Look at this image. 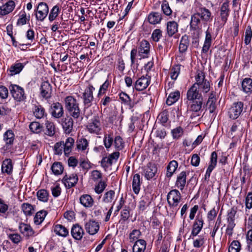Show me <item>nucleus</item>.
I'll return each instance as SVG.
<instances>
[{
    "mask_svg": "<svg viewBox=\"0 0 252 252\" xmlns=\"http://www.w3.org/2000/svg\"><path fill=\"white\" fill-rule=\"evenodd\" d=\"M197 87L192 85L187 93V98L191 102L189 111L196 113V115L192 113L190 115V118L192 119L200 116V113L202 111L203 97Z\"/></svg>",
    "mask_w": 252,
    "mask_h": 252,
    "instance_id": "obj_1",
    "label": "nucleus"
},
{
    "mask_svg": "<svg viewBox=\"0 0 252 252\" xmlns=\"http://www.w3.org/2000/svg\"><path fill=\"white\" fill-rule=\"evenodd\" d=\"M64 107L69 116L77 119L81 114V110L77 100L72 96H67L64 99Z\"/></svg>",
    "mask_w": 252,
    "mask_h": 252,
    "instance_id": "obj_2",
    "label": "nucleus"
},
{
    "mask_svg": "<svg viewBox=\"0 0 252 252\" xmlns=\"http://www.w3.org/2000/svg\"><path fill=\"white\" fill-rule=\"evenodd\" d=\"M9 89L12 97L17 102L24 101L26 99V94L24 89L21 87L15 84H11L9 86Z\"/></svg>",
    "mask_w": 252,
    "mask_h": 252,
    "instance_id": "obj_3",
    "label": "nucleus"
},
{
    "mask_svg": "<svg viewBox=\"0 0 252 252\" xmlns=\"http://www.w3.org/2000/svg\"><path fill=\"white\" fill-rule=\"evenodd\" d=\"M36 20L43 22L49 13V7L45 2H39L34 9Z\"/></svg>",
    "mask_w": 252,
    "mask_h": 252,
    "instance_id": "obj_4",
    "label": "nucleus"
},
{
    "mask_svg": "<svg viewBox=\"0 0 252 252\" xmlns=\"http://www.w3.org/2000/svg\"><path fill=\"white\" fill-rule=\"evenodd\" d=\"M94 90V88L91 85H89L85 90L82 96L84 109L88 108L92 105L94 99L93 92Z\"/></svg>",
    "mask_w": 252,
    "mask_h": 252,
    "instance_id": "obj_5",
    "label": "nucleus"
},
{
    "mask_svg": "<svg viewBox=\"0 0 252 252\" xmlns=\"http://www.w3.org/2000/svg\"><path fill=\"white\" fill-rule=\"evenodd\" d=\"M244 108V103L242 101H237L233 103L229 109L228 115L232 119H237L241 114Z\"/></svg>",
    "mask_w": 252,
    "mask_h": 252,
    "instance_id": "obj_6",
    "label": "nucleus"
},
{
    "mask_svg": "<svg viewBox=\"0 0 252 252\" xmlns=\"http://www.w3.org/2000/svg\"><path fill=\"white\" fill-rule=\"evenodd\" d=\"M181 199V193L177 189H172L167 194V202L171 207L177 206L180 202Z\"/></svg>",
    "mask_w": 252,
    "mask_h": 252,
    "instance_id": "obj_7",
    "label": "nucleus"
},
{
    "mask_svg": "<svg viewBox=\"0 0 252 252\" xmlns=\"http://www.w3.org/2000/svg\"><path fill=\"white\" fill-rule=\"evenodd\" d=\"M143 175L145 178L149 180L154 178L157 172V165L152 162H149L143 168Z\"/></svg>",
    "mask_w": 252,
    "mask_h": 252,
    "instance_id": "obj_8",
    "label": "nucleus"
},
{
    "mask_svg": "<svg viewBox=\"0 0 252 252\" xmlns=\"http://www.w3.org/2000/svg\"><path fill=\"white\" fill-rule=\"evenodd\" d=\"M40 95L45 99L50 98L52 94V87L48 81H44L42 83L40 88Z\"/></svg>",
    "mask_w": 252,
    "mask_h": 252,
    "instance_id": "obj_9",
    "label": "nucleus"
},
{
    "mask_svg": "<svg viewBox=\"0 0 252 252\" xmlns=\"http://www.w3.org/2000/svg\"><path fill=\"white\" fill-rule=\"evenodd\" d=\"M119 153L115 152L110 154L108 157L103 158L101 161V165L104 168H107L115 163L119 157Z\"/></svg>",
    "mask_w": 252,
    "mask_h": 252,
    "instance_id": "obj_10",
    "label": "nucleus"
},
{
    "mask_svg": "<svg viewBox=\"0 0 252 252\" xmlns=\"http://www.w3.org/2000/svg\"><path fill=\"white\" fill-rule=\"evenodd\" d=\"M88 131L92 133L98 134L101 130V124L98 117L95 116L87 126Z\"/></svg>",
    "mask_w": 252,
    "mask_h": 252,
    "instance_id": "obj_11",
    "label": "nucleus"
},
{
    "mask_svg": "<svg viewBox=\"0 0 252 252\" xmlns=\"http://www.w3.org/2000/svg\"><path fill=\"white\" fill-rule=\"evenodd\" d=\"M60 123L66 134H69L72 132L74 122L71 116H67L65 118L62 119Z\"/></svg>",
    "mask_w": 252,
    "mask_h": 252,
    "instance_id": "obj_12",
    "label": "nucleus"
},
{
    "mask_svg": "<svg viewBox=\"0 0 252 252\" xmlns=\"http://www.w3.org/2000/svg\"><path fill=\"white\" fill-rule=\"evenodd\" d=\"M204 224V220L202 215L198 214L192 226L191 235L193 236H197L201 230Z\"/></svg>",
    "mask_w": 252,
    "mask_h": 252,
    "instance_id": "obj_13",
    "label": "nucleus"
},
{
    "mask_svg": "<svg viewBox=\"0 0 252 252\" xmlns=\"http://www.w3.org/2000/svg\"><path fill=\"white\" fill-rule=\"evenodd\" d=\"M151 77L147 74L145 76H142L135 82V88L138 91H143L149 85Z\"/></svg>",
    "mask_w": 252,
    "mask_h": 252,
    "instance_id": "obj_14",
    "label": "nucleus"
},
{
    "mask_svg": "<svg viewBox=\"0 0 252 252\" xmlns=\"http://www.w3.org/2000/svg\"><path fill=\"white\" fill-rule=\"evenodd\" d=\"M202 19L197 13L191 16L190 21V28L194 31H200L202 29Z\"/></svg>",
    "mask_w": 252,
    "mask_h": 252,
    "instance_id": "obj_15",
    "label": "nucleus"
},
{
    "mask_svg": "<svg viewBox=\"0 0 252 252\" xmlns=\"http://www.w3.org/2000/svg\"><path fill=\"white\" fill-rule=\"evenodd\" d=\"M51 114L56 118H61L64 114L63 107L59 102L53 103L51 106Z\"/></svg>",
    "mask_w": 252,
    "mask_h": 252,
    "instance_id": "obj_16",
    "label": "nucleus"
},
{
    "mask_svg": "<svg viewBox=\"0 0 252 252\" xmlns=\"http://www.w3.org/2000/svg\"><path fill=\"white\" fill-rule=\"evenodd\" d=\"M78 181V178L76 174H72L69 176L65 175L62 179L65 187L68 189L74 187Z\"/></svg>",
    "mask_w": 252,
    "mask_h": 252,
    "instance_id": "obj_17",
    "label": "nucleus"
},
{
    "mask_svg": "<svg viewBox=\"0 0 252 252\" xmlns=\"http://www.w3.org/2000/svg\"><path fill=\"white\" fill-rule=\"evenodd\" d=\"M199 12H196L202 19V22L204 25L211 21L212 16L211 11L205 7L200 6Z\"/></svg>",
    "mask_w": 252,
    "mask_h": 252,
    "instance_id": "obj_18",
    "label": "nucleus"
},
{
    "mask_svg": "<svg viewBox=\"0 0 252 252\" xmlns=\"http://www.w3.org/2000/svg\"><path fill=\"white\" fill-rule=\"evenodd\" d=\"M15 3L14 1L10 0L4 4L0 6V15L5 16L11 13L15 8Z\"/></svg>",
    "mask_w": 252,
    "mask_h": 252,
    "instance_id": "obj_19",
    "label": "nucleus"
},
{
    "mask_svg": "<svg viewBox=\"0 0 252 252\" xmlns=\"http://www.w3.org/2000/svg\"><path fill=\"white\" fill-rule=\"evenodd\" d=\"M86 231L90 235L96 234L99 229V224L98 222L90 220L87 222L85 225Z\"/></svg>",
    "mask_w": 252,
    "mask_h": 252,
    "instance_id": "obj_20",
    "label": "nucleus"
},
{
    "mask_svg": "<svg viewBox=\"0 0 252 252\" xmlns=\"http://www.w3.org/2000/svg\"><path fill=\"white\" fill-rule=\"evenodd\" d=\"M84 234L83 229L78 224L73 225L71 230V234L74 239L80 240L82 238Z\"/></svg>",
    "mask_w": 252,
    "mask_h": 252,
    "instance_id": "obj_21",
    "label": "nucleus"
},
{
    "mask_svg": "<svg viewBox=\"0 0 252 252\" xmlns=\"http://www.w3.org/2000/svg\"><path fill=\"white\" fill-rule=\"evenodd\" d=\"M229 13V3L228 1H225L221 5L220 10L221 20L224 24L226 22Z\"/></svg>",
    "mask_w": 252,
    "mask_h": 252,
    "instance_id": "obj_22",
    "label": "nucleus"
},
{
    "mask_svg": "<svg viewBox=\"0 0 252 252\" xmlns=\"http://www.w3.org/2000/svg\"><path fill=\"white\" fill-rule=\"evenodd\" d=\"M187 179V173L185 171L181 172L177 176L175 185L181 190H183L186 184Z\"/></svg>",
    "mask_w": 252,
    "mask_h": 252,
    "instance_id": "obj_23",
    "label": "nucleus"
},
{
    "mask_svg": "<svg viewBox=\"0 0 252 252\" xmlns=\"http://www.w3.org/2000/svg\"><path fill=\"white\" fill-rule=\"evenodd\" d=\"M167 34L169 37H172L178 31V24L174 21H169L166 24Z\"/></svg>",
    "mask_w": 252,
    "mask_h": 252,
    "instance_id": "obj_24",
    "label": "nucleus"
},
{
    "mask_svg": "<svg viewBox=\"0 0 252 252\" xmlns=\"http://www.w3.org/2000/svg\"><path fill=\"white\" fill-rule=\"evenodd\" d=\"M19 229L21 233L27 237L32 236L34 234V231L31 226L25 223H20L19 224Z\"/></svg>",
    "mask_w": 252,
    "mask_h": 252,
    "instance_id": "obj_25",
    "label": "nucleus"
},
{
    "mask_svg": "<svg viewBox=\"0 0 252 252\" xmlns=\"http://www.w3.org/2000/svg\"><path fill=\"white\" fill-rule=\"evenodd\" d=\"M80 203L86 208H90L94 205V199L89 194H83L80 197Z\"/></svg>",
    "mask_w": 252,
    "mask_h": 252,
    "instance_id": "obj_26",
    "label": "nucleus"
},
{
    "mask_svg": "<svg viewBox=\"0 0 252 252\" xmlns=\"http://www.w3.org/2000/svg\"><path fill=\"white\" fill-rule=\"evenodd\" d=\"M32 110L33 115L37 119H40L47 116L45 109L40 104L34 105Z\"/></svg>",
    "mask_w": 252,
    "mask_h": 252,
    "instance_id": "obj_27",
    "label": "nucleus"
},
{
    "mask_svg": "<svg viewBox=\"0 0 252 252\" xmlns=\"http://www.w3.org/2000/svg\"><path fill=\"white\" fill-rule=\"evenodd\" d=\"M54 231L58 236L66 237L68 235V229L61 224H55L54 226Z\"/></svg>",
    "mask_w": 252,
    "mask_h": 252,
    "instance_id": "obj_28",
    "label": "nucleus"
},
{
    "mask_svg": "<svg viewBox=\"0 0 252 252\" xmlns=\"http://www.w3.org/2000/svg\"><path fill=\"white\" fill-rule=\"evenodd\" d=\"M14 134L11 130H7L3 134V140L5 142L6 148H9L13 143Z\"/></svg>",
    "mask_w": 252,
    "mask_h": 252,
    "instance_id": "obj_29",
    "label": "nucleus"
},
{
    "mask_svg": "<svg viewBox=\"0 0 252 252\" xmlns=\"http://www.w3.org/2000/svg\"><path fill=\"white\" fill-rule=\"evenodd\" d=\"M25 65L21 63L16 62L15 63L11 65L9 71L10 72V75L13 76L19 74L24 67Z\"/></svg>",
    "mask_w": 252,
    "mask_h": 252,
    "instance_id": "obj_30",
    "label": "nucleus"
},
{
    "mask_svg": "<svg viewBox=\"0 0 252 252\" xmlns=\"http://www.w3.org/2000/svg\"><path fill=\"white\" fill-rule=\"evenodd\" d=\"M161 19V15L159 12H153L150 13L148 16V21L150 24L153 25L160 23Z\"/></svg>",
    "mask_w": 252,
    "mask_h": 252,
    "instance_id": "obj_31",
    "label": "nucleus"
},
{
    "mask_svg": "<svg viewBox=\"0 0 252 252\" xmlns=\"http://www.w3.org/2000/svg\"><path fill=\"white\" fill-rule=\"evenodd\" d=\"M242 88L243 92L246 93L252 92V79L250 78H246L242 82Z\"/></svg>",
    "mask_w": 252,
    "mask_h": 252,
    "instance_id": "obj_32",
    "label": "nucleus"
},
{
    "mask_svg": "<svg viewBox=\"0 0 252 252\" xmlns=\"http://www.w3.org/2000/svg\"><path fill=\"white\" fill-rule=\"evenodd\" d=\"M150 44L146 40H142L141 42L139 48V53L143 57H146L149 52Z\"/></svg>",
    "mask_w": 252,
    "mask_h": 252,
    "instance_id": "obj_33",
    "label": "nucleus"
},
{
    "mask_svg": "<svg viewBox=\"0 0 252 252\" xmlns=\"http://www.w3.org/2000/svg\"><path fill=\"white\" fill-rule=\"evenodd\" d=\"M189 45V36L187 34L184 35L181 39L179 45V51L180 53H185L188 49Z\"/></svg>",
    "mask_w": 252,
    "mask_h": 252,
    "instance_id": "obj_34",
    "label": "nucleus"
},
{
    "mask_svg": "<svg viewBox=\"0 0 252 252\" xmlns=\"http://www.w3.org/2000/svg\"><path fill=\"white\" fill-rule=\"evenodd\" d=\"M74 143V140L72 137L67 138L65 143L63 142V146L64 149V153L65 155H68L71 151L72 147Z\"/></svg>",
    "mask_w": 252,
    "mask_h": 252,
    "instance_id": "obj_35",
    "label": "nucleus"
},
{
    "mask_svg": "<svg viewBox=\"0 0 252 252\" xmlns=\"http://www.w3.org/2000/svg\"><path fill=\"white\" fill-rule=\"evenodd\" d=\"M12 169L13 166L10 159H7L3 161L1 166V171L3 173L10 175L12 171Z\"/></svg>",
    "mask_w": 252,
    "mask_h": 252,
    "instance_id": "obj_36",
    "label": "nucleus"
},
{
    "mask_svg": "<svg viewBox=\"0 0 252 252\" xmlns=\"http://www.w3.org/2000/svg\"><path fill=\"white\" fill-rule=\"evenodd\" d=\"M178 163L177 161L173 160L171 161L167 166L166 176L171 177L178 167Z\"/></svg>",
    "mask_w": 252,
    "mask_h": 252,
    "instance_id": "obj_37",
    "label": "nucleus"
},
{
    "mask_svg": "<svg viewBox=\"0 0 252 252\" xmlns=\"http://www.w3.org/2000/svg\"><path fill=\"white\" fill-rule=\"evenodd\" d=\"M47 214V212L45 210H41L37 212L34 217V223L36 225L40 224L44 220Z\"/></svg>",
    "mask_w": 252,
    "mask_h": 252,
    "instance_id": "obj_38",
    "label": "nucleus"
},
{
    "mask_svg": "<svg viewBox=\"0 0 252 252\" xmlns=\"http://www.w3.org/2000/svg\"><path fill=\"white\" fill-rule=\"evenodd\" d=\"M140 176L136 174L134 175L132 180V189L135 194H138L140 189Z\"/></svg>",
    "mask_w": 252,
    "mask_h": 252,
    "instance_id": "obj_39",
    "label": "nucleus"
},
{
    "mask_svg": "<svg viewBox=\"0 0 252 252\" xmlns=\"http://www.w3.org/2000/svg\"><path fill=\"white\" fill-rule=\"evenodd\" d=\"M180 96V92L178 91L171 93L166 100V104L171 105L178 100Z\"/></svg>",
    "mask_w": 252,
    "mask_h": 252,
    "instance_id": "obj_40",
    "label": "nucleus"
},
{
    "mask_svg": "<svg viewBox=\"0 0 252 252\" xmlns=\"http://www.w3.org/2000/svg\"><path fill=\"white\" fill-rule=\"evenodd\" d=\"M21 209L27 216H31L34 211V206L28 203H24L21 205Z\"/></svg>",
    "mask_w": 252,
    "mask_h": 252,
    "instance_id": "obj_41",
    "label": "nucleus"
},
{
    "mask_svg": "<svg viewBox=\"0 0 252 252\" xmlns=\"http://www.w3.org/2000/svg\"><path fill=\"white\" fill-rule=\"evenodd\" d=\"M45 134L51 137L54 136L56 132V128L54 123L47 121L45 123Z\"/></svg>",
    "mask_w": 252,
    "mask_h": 252,
    "instance_id": "obj_42",
    "label": "nucleus"
},
{
    "mask_svg": "<svg viewBox=\"0 0 252 252\" xmlns=\"http://www.w3.org/2000/svg\"><path fill=\"white\" fill-rule=\"evenodd\" d=\"M51 170L55 175H59L63 172V167L61 162H55L51 166Z\"/></svg>",
    "mask_w": 252,
    "mask_h": 252,
    "instance_id": "obj_43",
    "label": "nucleus"
},
{
    "mask_svg": "<svg viewBox=\"0 0 252 252\" xmlns=\"http://www.w3.org/2000/svg\"><path fill=\"white\" fill-rule=\"evenodd\" d=\"M88 146L89 142L85 138H78L76 141L77 148L79 150L84 151L87 149Z\"/></svg>",
    "mask_w": 252,
    "mask_h": 252,
    "instance_id": "obj_44",
    "label": "nucleus"
},
{
    "mask_svg": "<svg viewBox=\"0 0 252 252\" xmlns=\"http://www.w3.org/2000/svg\"><path fill=\"white\" fill-rule=\"evenodd\" d=\"M29 128L32 132L35 133H40L43 129V126L39 123L37 122L31 123Z\"/></svg>",
    "mask_w": 252,
    "mask_h": 252,
    "instance_id": "obj_45",
    "label": "nucleus"
},
{
    "mask_svg": "<svg viewBox=\"0 0 252 252\" xmlns=\"http://www.w3.org/2000/svg\"><path fill=\"white\" fill-rule=\"evenodd\" d=\"M60 12V8L58 5H55L52 9L49 14L48 19L50 22H52L56 19V18L59 15Z\"/></svg>",
    "mask_w": 252,
    "mask_h": 252,
    "instance_id": "obj_46",
    "label": "nucleus"
},
{
    "mask_svg": "<svg viewBox=\"0 0 252 252\" xmlns=\"http://www.w3.org/2000/svg\"><path fill=\"white\" fill-rule=\"evenodd\" d=\"M161 7L163 13L165 15L170 16L171 15L172 10H171L169 6V2L167 0H163L162 1Z\"/></svg>",
    "mask_w": 252,
    "mask_h": 252,
    "instance_id": "obj_47",
    "label": "nucleus"
},
{
    "mask_svg": "<svg viewBox=\"0 0 252 252\" xmlns=\"http://www.w3.org/2000/svg\"><path fill=\"white\" fill-rule=\"evenodd\" d=\"M197 88L199 89L204 93H208L210 89V84L209 81L207 80L202 81L197 84Z\"/></svg>",
    "mask_w": 252,
    "mask_h": 252,
    "instance_id": "obj_48",
    "label": "nucleus"
},
{
    "mask_svg": "<svg viewBox=\"0 0 252 252\" xmlns=\"http://www.w3.org/2000/svg\"><path fill=\"white\" fill-rule=\"evenodd\" d=\"M195 82L193 84V85H195L197 86V84L200 83L202 81H204L207 80L205 78V73L201 70H197L196 73V75L195 76Z\"/></svg>",
    "mask_w": 252,
    "mask_h": 252,
    "instance_id": "obj_49",
    "label": "nucleus"
},
{
    "mask_svg": "<svg viewBox=\"0 0 252 252\" xmlns=\"http://www.w3.org/2000/svg\"><path fill=\"white\" fill-rule=\"evenodd\" d=\"M240 250V243L238 241L234 240L229 247L228 252H239Z\"/></svg>",
    "mask_w": 252,
    "mask_h": 252,
    "instance_id": "obj_50",
    "label": "nucleus"
},
{
    "mask_svg": "<svg viewBox=\"0 0 252 252\" xmlns=\"http://www.w3.org/2000/svg\"><path fill=\"white\" fill-rule=\"evenodd\" d=\"M227 220V226L226 230V233L229 236H231L233 233V228L235 227L236 224L235 223V220Z\"/></svg>",
    "mask_w": 252,
    "mask_h": 252,
    "instance_id": "obj_51",
    "label": "nucleus"
},
{
    "mask_svg": "<svg viewBox=\"0 0 252 252\" xmlns=\"http://www.w3.org/2000/svg\"><path fill=\"white\" fill-rule=\"evenodd\" d=\"M171 133L173 139H179L184 133V130L182 127L178 126L171 130Z\"/></svg>",
    "mask_w": 252,
    "mask_h": 252,
    "instance_id": "obj_52",
    "label": "nucleus"
},
{
    "mask_svg": "<svg viewBox=\"0 0 252 252\" xmlns=\"http://www.w3.org/2000/svg\"><path fill=\"white\" fill-rule=\"evenodd\" d=\"M48 193L45 189H40L37 192V196L38 199L43 202L48 201Z\"/></svg>",
    "mask_w": 252,
    "mask_h": 252,
    "instance_id": "obj_53",
    "label": "nucleus"
},
{
    "mask_svg": "<svg viewBox=\"0 0 252 252\" xmlns=\"http://www.w3.org/2000/svg\"><path fill=\"white\" fill-rule=\"evenodd\" d=\"M216 99L214 97L208 98L207 104L208 105V110L210 113H214L216 109Z\"/></svg>",
    "mask_w": 252,
    "mask_h": 252,
    "instance_id": "obj_54",
    "label": "nucleus"
},
{
    "mask_svg": "<svg viewBox=\"0 0 252 252\" xmlns=\"http://www.w3.org/2000/svg\"><path fill=\"white\" fill-rule=\"evenodd\" d=\"M115 197V192L110 190L105 193L103 197V201L108 203L111 202L114 199Z\"/></svg>",
    "mask_w": 252,
    "mask_h": 252,
    "instance_id": "obj_55",
    "label": "nucleus"
},
{
    "mask_svg": "<svg viewBox=\"0 0 252 252\" xmlns=\"http://www.w3.org/2000/svg\"><path fill=\"white\" fill-rule=\"evenodd\" d=\"M252 37V30L251 27L248 26L246 30L244 42L246 45L250 43Z\"/></svg>",
    "mask_w": 252,
    "mask_h": 252,
    "instance_id": "obj_56",
    "label": "nucleus"
},
{
    "mask_svg": "<svg viewBox=\"0 0 252 252\" xmlns=\"http://www.w3.org/2000/svg\"><path fill=\"white\" fill-rule=\"evenodd\" d=\"M125 220L123 219L120 221L118 228L117 230V233H120V235L123 237L125 238V233H126V228H125Z\"/></svg>",
    "mask_w": 252,
    "mask_h": 252,
    "instance_id": "obj_57",
    "label": "nucleus"
},
{
    "mask_svg": "<svg viewBox=\"0 0 252 252\" xmlns=\"http://www.w3.org/2000/svg\"><path fill=\"white\" fill-rule=\"evenodd\" d=\"M109 86L110 82L108 80H106L100 87L97 94L98 97L105 94Z\"/></svg>",
    "mask_w": 252,
    "mask_h": 252,
    "instance_id": "obj_58",
    "label": "nucleus"
},
{
    "mask_svg": "<svg viewBox=\"0 0 252 252\" xmlns=\"http://www.w3.org/2000/svg\"><path fill=\"white\" fill-rule=\"evenodd\" d=\"M217 153L215 151L213 152L211 155L210 161L208 166L214 169L217 165Z\"/></svg>",
    "mask_w": 252,
    "mask_h": 252,
    "instance_id": "obj_59",
    "label": "nucleus"
},
{
    "mask_svg": "<svg viewBox=\"0 0 252 252\" xmlns=\"http://www.w3.org/2000/svg\"><path fill=\"white\" fill-rule=\"evenodd\" d=\"M30 18V16L29 15L28 18L27 17V15L26 12L24 11L20 16V18L18 19L17 25H24L26 24L27 20L29 21Z\"/></svg>",
    "mask_w": 252,
    "mask_h": 252,
    "instance_id": "obj_60",
    "label": "nucleus"
},
{
    "mask_svg": "<svg viewBox=\"0 0 252 252\" xmlns=\"http://www.w3.org/2000/svg\"><path fill=\"white\" fill-rule=\"evenodd\" d=\"M124 142L120 136H117L115 138L114 144L116 148L120 150L124 147Z\"/></svg>",
    "mask_w": 252,
    "mask_h": 252,
    "instance_id": "obj_61",
    "label": "nucleus"
},
{
    "mask_svg": "<svg viewBox=\"0 0 252 252\" xmlns=\"http://www.w3.org/2000/svg\"><path fill=\"white\" fill-rule=\"evenodd\" d=\"M103 142L106 148L108 149L113 144V137L110 134H106L104 138Z\"/></svg>",
    "mask_w": 252,
    "mask_h": 252,
    "instance_id": "obj_62",
    "label": "nucleus"
},
{
    "mask_svg": "<svg viewBox=\"0 0 252 252\" xmlns=\"http://www.w3.org/2000/svg\"><path fill=\"white\" fill-rule=\"evenodd\" d=\"M161 36L162 31L160 29H156L153 32L151 38L155 42H158Z\"/></svg>",
    "mask_w": 252,
    "mask_h": 252,
    "instance_id": "obj_63",
    "label": "nucleus"
},
{
    "mask_svg": "<svg viewBox=\"0 0 252 252\" xmlns=\"http://www.w3.org/2000/svg\"><path fill=\"white\" fill-rule=\"evenodd\" d=\"M246 209H250L252 208V192H249L245 199Z\"/></svg>",
    "mask_w": 252,
    "mask_h": 252,
    "instance_id": "obj_64",
    "label": "nucleus"
}]
</instances>
